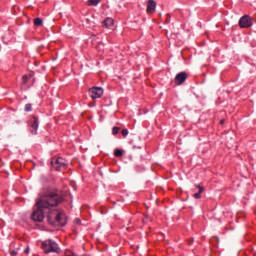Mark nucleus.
Segmentation results:
<instances>
[{
    "instance_id": "obj_5",
    "label": "nucleus",
    "mask_w": 256,
    "mask_h": 256,
    "mask_svg": "<svg viewBox=\"0 0 256 256\" xmlns=\"http://www.w3.org/2000/svg\"><path fill=\"white\" fill-rule=\"evenodd\" d=\"M251 25H253V21L249 15H245L240 18L239 27H241V29H247L248 27H251Z\"/></svg>"
},
{
    "instance_id": "obj_21",
    "label": "nucleus",
    "mask_w": 256,
    "mask_h": 256,
    "mask_svg": "<svg viewBox=\"0 0 256 256\" xmlns=\"http://www.w3.org/2000/svg\"><path fill=\"white\" fill-rule=\"evenodd\" d=\"M220 125H225V120L224 119L220 120Z\"/></svg>"
},
{
    "instance_id": "obj_8",
    "label": "nucleus",
    "mask_w": 256,
    "mask_h": 256,
    "mask_svg": "<svg viewBox=\"0 0 256 256\" xmlns=\"http://www.w3.org/2000/svg\"><path fill=\"white\" fill-rule=\"evenodd\" d=\"M157 8V2L155 0H148L147 2V13H155V9Z\"/></svg>"
},
{
    "instance_id": "obj_19",
    "label": "nucleus",
    "mask_w": 256,
    "mask_h": 256,
    "mask_svg": "<svg viewBox=\"0 0 256 256\" xmlns=\"http://www.w3.org/2000/svg\"><path fill=\"white\" fill-rule=\"evenodd\" d=\"M29 251H30V249H29V247H27V248L24 250V253H25L26 255H29Z\"/></svg>"
},
{
    "instance_id": "obj_22",
    "label": "nucleus",
    "mask_w": 256,
    "mask_h": 256,
    "mask_svg": "<svg viewBox=\"0 0 256 256\" xmlns=\"http://www.w3.org/2000/svg\"><path fill=\"white\" fill-rule=\"evenodd\" d=\"M167 17H168L167 18V23H169V21H170L169 19L171 18V16L168 14Z\"/></svg>"
},
{
    "instance_id": "obj_7",
    "label": "nucleus",
    "mask_w": 256,
    "mask_h": 256,
    "mask_svg": "<svg viewBox=\"0 0 256 256\" xmlns=\"http://www.w3.org/2000/svg\"><path fill=\"white\" fill-rule=\"evenodd\" d=\"M187 81V73L180 72L175 76L174 83L175 85H183Z\"/></svg>"
},
{
    "instance_id": "obj_17",
    "label": "nucleus",
    "mask_w": 256,
    "mask_h": 256,
    "mask_svg": "<svg viewBox=\"0 0 256 256\" xmlns=\"http://www.w3.org/2000/svg\"><path fill=\"white\" fill-rule=\"evenodd\" d=\"M122 135H123V137H127V135H129V130L123 129L122 130Z\"/></svg>"
},
{
    "instance_id": "obj_10",
    "label": "nucleus",
    "mask_w": 256,
    "mask_h": 256,
    "mask_svg": "<svg viewBox=\"0 0 256 256\" xmlns=\"http://www.w3.org/2000/svg\"><path fill=\"white\" fill-rule=\"evenodd\" d=\"M195 187H196V189H199V191L197 193H195L193 195V197H194V199H201V193H203V191H205V189L202 186L197 185V184L195 185Z\"/></svg>"
},
{
    "instance_id": "obj_4",
    "label": "nucleus",
    "mask_w": 256,
    "mask_h": 256,
    "mask_svg": "<svg viewBox=\"0 0 256 256\" xmlns=\"http://www.w3.org/2000/svg\"><path fill=\"white\" fill-rule=\"evenodd\" d=\"M103 93L102 87H92L89 89V94L92 99H100V97H103Z\"/></svg>"
},
{
    "instance_id": "obj_14",
    "label": "nucleus",
    "mask_w": 256,
    "mask_h": 256,
    "mask_svg": "<svg viewBox=\"0 0 256 256\" xmlns=\"http://www.w3.org/2000/svg\"><path fill=\"white\" fill-rule=\"evenodd\" d=\"M114 157H123V150L115 149L114 150Z\"/></svg>"
},
{
    "instance_id": "obj_18",
    "label": "nucleus",
    "mask_w": 256,
    "mask_h": 256,
    "mask_svg": "<svg viewBox=\"0 0 256 256\" xmlns=\"http://www.w3.org/2000/svg\"><path fill=\"white\" fill-rule=\"evenodd\" d=\"M10 255H11V256H17L18 253H17V251H15V250H10Z\"/></svg>"
},
{
    "instance_id": "obj_1",
    "label": "nucleus",
    "mask_w": 256,
    "mask_h": 256,
    "mask_svg": "<svg viewBox=\"0 0 256 256\" xmlns=\"http://www.w3.org/2000/svg\"><path fill=\"white\" fill-rule=\"evenodd\" d=\"M61 201H63V198L56 193L44 194L36 201L37 209L33 211L31 219L41 223V221L45 219V211H49L47 219L50 225H60V227H64V225H67L65 213L55 209L51 210L53 207H57Z\"/></svg>"
},
{
    "instance_id": "obj_3",
    "label": "nucleus",
    "mask_w": 256,
    "mask_h": 256,
    "mask_svg": "<svg viewBox=\"0 0 256 256\" xmlns=\"http://www.w3.org/2000/svg\"><path fill=\"white\" fill-rule=\"evenodd\" d=\"M51 166L55 171H63L67 167V160L63 158H54L51 161Z\"/></svg>"
},
{
    "instance_id": "obj_11",
    "label": "nucleus",
    "mask_w": 256,
    "mask_h": 256,
    "mask_svg": "<svg viewBox=\"0 0 256 256\" xmlns=\"http://www.w3.org/2000/svg\"><path fill=\"white\" fill-rule=\"evenodd\" d=\"M101 0H88L87 5H89L90 7H97V4L100 2Z\"/></svg>"
},
{
    "instance_id": "obj_16",
    "label": "nucleus",
    "mask_w": 256,
    "mask_h": 256,
    "mask_svg": "<svg viewBox=\"0 0 256 256\" xmlns=\"http://www.w3.org/2000/svg\"><path fill=\"white\" fill-rule=\"evenodd\" d=\"M31 109H33V105H32V104H26V105H25V111H26L27 113H29V111H31Z\"/></svg>"
},
{
    "instance_id": "obj_20",
    "label": "nucleus",
    "mask_w": 256,
    "mask_h": 256,
    "mask_svg": "<svg viewBox=\"0 0 256 256\" xmlns=\"http://www.w3.org/2000/svg\"><path fill=\"white\" fill-rule=\"evenodd\" d=\"M75 223H77L78 225L81 224V219L76 218Z\"/></svg>"
},
{
    "instance_id": "obj_9",
    "label": "nucleus",
    "mask_w": 256,
    "mask_h": 256,
    "mask_svg": "<svg viewBox=\"0 0 256 256\" xmlns=\"http://www.w3.org/2000/svg\"><path fill=\"white\" fill-rule=\"evenodd\" d=\"M115 23V20H113V18H106L104 21H103V25L104 27H106L107 29H111V27H113Z\"/></svg>"
},
{
    "instance_id": "obj_12",
    "label": "nucleus",
    "mask_w": 256,
    "mask_h": 256,
    "mask_svg": "<svg viewBox=\"0 0 256 256\" xmlns=\"http://www.w3.org/2000/svg\"><path fill=\"white\" fill-rule=\"evenodd\" d=\"M34 25H35V27H41L43 25V19L35 18L34 19Z\"/></svg>"
},
{
    "instance_id": "obj_6",
    "label": "nucleus",
    "mask_w": 256,
    "mask_h": 256,
    "mask_svg": "<svg viewBox=\"0 0 256 256\" xmlns=\"http://www.w3.org/2000/svg\"><path fill=\"white\" fill-rule=\"evenodd\" d=\"M29 127H30V133H32V135H37V129H39V118L36 116H33L29 122Z\"/></svg>"
},
{
    "instance_id": "obj_15",
    "label": "nucleus",
    "mask_w": 256,
    "mask_h": 256,
    "mask_svg": "<svg viewBox=\"0 0 256 256\" xmlns=\"http://www.w3.org/2000/svg\"><path fill=\"white\" fill-rule=\"evenodd\" d=\"M120 130H121V128H119V127H117V126H114V127L112 128V134H113V135H117Z\"/></svg>"
},
{
    "instance_id": "obj_13",
    "label": "nucleus",
    "mask_w": 256,
    "mask_h": 256,
    "mask_svg": "<svg viewBox=\"0 0 256 256\" xmlns=\"http://www.w3.org/2000/svg\"><path fill=\"white\" fill-rule=\"evenodd\" d=\"M29 79H31V75H24L22 77V84L27 85V83H29Z\"/></svg>"
},
{
    "instance_id": "obj_2",
    "label": "nucleus",
    "mask_w": 256,
    "mask_h": 256,
    "mask_svg": "<svg viewBox=\"0 0 256 256\" xmlns=\"http://www.w3.org/2000/svg\"><path fill=\"white\" fill-rule=\"evenodd\" d=\"M42 249L44 253H60L61 249L59 248V245L56 244L55 241L49 239L42 242Z\"/></svg>"
}]
</instances>
